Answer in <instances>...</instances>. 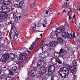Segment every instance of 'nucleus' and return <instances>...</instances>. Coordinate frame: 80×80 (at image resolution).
<instances>
[{
  "label": "nucleus",
  "mask_w": 80,
  "mask_h": 80,
  "mask_svg": "<svg viewBox=\"0 0 80 80\" xmlns=\"http://www.w3.org/2000/svg\"><path fill=\"white\" fill-rule=\"evenodd\" d=\"M52 11V9L51 8H49L48 9V12H51Z\"/></svg>",
  "instance_id": "de8ad7c7"
},
{
  "label": "nucleus",
  "mask_w": 80,
  "mask_h": 80,
  "mask_svg": "<svg viewBox=\"0 0 80 80\" xmlns=\"http://www.w3.org/2000/svg\"><path fill=\"white\" fill-rule=\"evenodd\" d=\"M41 44H42V45H43V42H41Z\"/></svg>",
  "instance_id": "680f3d73"
},
{
  "label": "nucleus",
  "mask_w": 80,
  "mask_h": 80,
  "mask_svg": "<svg viewBox=\"0 0 80 80\" xmlns=\"http://www.w3.org/2000/svg\"><path fill=\"white\" fill-rule=\"evenodd\" d=\"M33 49V46H31L29 48V50H32Z\"/></svg>",
  "instance_id": "ea45409f"
},
{
  "label": "nucleus",
  "mask_w": 80,
  "mask_h": 80,
  "mask_svg": "<svg viewBox=\"0 0 80 80\" xmlns=\"http://www.w3.org/2000/svg\"><path fill=\"white\" fill-rule=\"evenodd\" d=\"M17 67L16 66H14L12 68H11V70L12 71H15L17 69Z\"/></svg>",
  "instance_id": "412c9836"
},
{
  "label": "nucleus",
  "mask_w": 80,
  "mask_h": 80,
  "mask_svg": "<svg viewBox=\"0 0 80 80\" xmlns=\"http://www.w3.org/2000/svg\"><path fill=\"white\" fill-rule=\"evenodd\" d=\"M51 63L53 65H56L57 63V60L55 58L53 57L51 59Z\"/></svg>",
  "instance_id": "9b49d317"
},
{
  "label": "nucleus",
  "mask_w": 80,
  "mask_h": 80,
  "mask_svg": "<svg viewBox=\"0 0 80 80\" xmlns=\"http://www.w3.org/2000/svg\"><path fill=\"white\" fill-rule=\"evenodd\" d=\"M5 78V75L4 74H2L0 76V79L1 80H3V79H4Z\"/></svg>",
  "instance_id": "5701e85b"
},
{
  "label": "nucleus",
  "mask_w": 80,
  "mask_h": 80,
  "mask_svg": "<svg viewBox=\"0 0 80 80\" xmlns=\"http://www.w3.org/2000/svg\"><path fill=\"white\" fill-rule=\"evenodd\" d=\"M42 25L44 27H45V28L46 27V26L45 25V24H43Z\"/></svg>",
  "instance_id": "864d4df0"
},
{
  "label": "nucleus",
  "mask_w": 80,
  "mask_h": 80,
  "mask_svg": "<svg viewBox=\"0 0 80 80\" xmlns=\"http://www.w3.org/2000/svg\"><path fill=\"white\" fill-rule=\"evenodd\" d=\"M12 23V22L10 21L8 23V25H10Z\"/></svg>",
  "instance_id": "49530a36"
},
{
  "label": "nucleus",
  "mask_w": 80,
  "mask_h": 80,
  "mask_svg": "<svg viewBox=\"0 0 80 80\" xmlns=\"http://www.w3.org/2000/svg\"><path fill=\"white\" fill-rule=\"evenodd\" d=\"M43 67L40 64H38V68L39 69H42V68H43Z\"/></svg>",
  "instance_id": "bb28decb"
},
{
  "label": "nucleus",
  "mask_w": 80,
  "mask_h": 80,
  "mask_svg": "<svg viewBox=\"0 0 80 80\" xmlns=\"http://www.w3.org/2000/svg\"><path fill=\"white\" fill-rule=\"evenodd\" d=\"M1 2L6 5H10L9 0H1Z\"/></svg>",
  "instance_id": "f8f14e48"
},
{
  "label": "nucleus",
  "mask_w": 80,
  "mask_h": 80,
  "mask_svg": "<svg viewBox=\"0 0 80 80\" xmlns=\"http://www.w3.org/2000/svg\"><path fill=\"white\" fill-rule=\"evenodd\" d=\"M30 76L31 77H35V74L33 72V70H32L30 73Z\"/></svg>",
  "instance_id": "a211bd4d"
},
{
  "label": "nucleus",
  "mask_w": 80,
  "mask_h": 80,
  "mask_svg": "<svg viewBox=\"0 0 80 80\" xmlns=\"http://www.w3.org/2000/svg\"><path fill=\"white\" fill-rule=\"evenodd\" d=\"M58 72L60 76L62 78H67V77H68V74H69V73L67 72V73H64L63 74H62L60 72Z\"/></svg>",
  "instance_id": "9d476101"
},
{
  "label": "nucleus",
  "mask_w": 80,
  "mask_h": 80,
  "mask_svg": "<svg viewBox=\"0 0 80 80\" xmlns=\"http://www.w3.org/2000/svg\"><path fill=\"white\" fill-rule=\"evenodd\" d=\"M38 64L40 65L43 67H45V66H46V62L43 60H40L39 61L38 63Z\"/></svg>",
  "instance_id": "1a4fd4ad"
},
{
  "label": "nucleus",
  "mask_w": 80,
  "mask_h": 80,
  "mask_svg": "<svg viewBox=\"0 0 80 80\" xmlns=\"http://www.w3.org/2000/svg\"><path fill=\"white\" fill-rule=\"evenodd\" d=\"M78 11H80V8H78Z\"/></svg>",
  "instance_id": "052dcab7"
},
{
  "label": "nucleus",
  "mask_w": 80,
  "mask_h": 80,
  "mask_svg": "<svg viewBox=\"0 0 80 80\" xmlns=\"http://www.w3.org/2000/svg\"><path fill=\"white\" fill-rule=\"evenodd\" d=\"M17 64H19V65H21L22 63V62H16Z\"/></svg>",
  "instance_id": "c03bdc74"
},
{
  "label": "nucleus",
  "mask_w": 80,
  "mask_h": 80,
  "mask_svg": "<svg viewBox=\"0 0 80 80\" xmlns=\"http://www.w3.org/2000/svg\"><path fill=\"white\" fill-rule=\"evenodd\" d=\"M25 49H26V48H22L19 49V50H20V52H21V51H22V52H23V50H25Z\"/></svg>",
  "instance_id": "2f4dec72"
},
{
  "label": "nucleus",
  "mask_w": 80,
  "mask_h": 80,
  "mask_svg": "<svg viewBox=\"0 0 80 80\" xmlns=\"http://www.w3.org/2000/svg\"><path fill=\"white\" fill-rule=\"evenodd\" d=\"M28 57V54L26 53H22L21 54L20 59L21 60H25Z\"/></svg>",
  "instance_id": "6e6552de"
},
{
  "label": "nucleus",
  "mask_w": 80,
  "mask_h": 80,
  "mask_svg": "<svg viewBox=\"0 0 80 80\" xmlns=\"http://www.w3.org/2000/svg\"><path fill=\"white\" fill-rule=\"evenodd\" d=\"M26 80H31V79H30V77H28L27 78Z\"/></svg>",
  "instance_id": "37998d69"
},
{
  "label": "nucleus",
  "mask_w": 80,
  "mask_h": 80,
  "mask_svg": "<svg viewBox=\"0 0 80 80\" xmlns=\"http://www.w3.org/2000/svg\"><path fill=\"white\" fill-rule=\"evenodd\" d=\"M6 66H5L4 67H3V68H6Z\"/></svg>",
  "instance_id": "69168bd1"
},
{
  "label": "nucleus",
  "mask_w": 80,
  "mask_h": 80,
  "mask_svg": "<svg viewBox=\"0 0 80 80\" xmlns=\"http://www.w3.org/2000/svg\"><path fill=\"white\" fill-rule=\"evenodd\" d=\"M17 80H20L19 79V76H18L17 78Z\"/></svg>",
  "instance_id": "8fccbe9b"
},
{
  "label": "nucleus",
  "mask_w": 80,
  "mask_h": 80,
  "mask_svg": "<svg viewBox=\"0 0 80 80\" xmlns=\"http://www.w3.org/2000/svg\"><path fill=\"white\" fill-rule=\"evenodd\" d=\"M17 13V10H15L13 12V14H16Z\"/></svg>",
  "instance_id": "79ce46f5"
},
{
  "label": "nucleus",
  "mask_w": 80,
  "mask_h": 80,
  "mask_svg": "<svg viewBox=\"0 0 80 80\" xmlns=\"http://www.w3.org/2000/svg\"><path fill=\"white\" fill-rule=\"evenodd\" d=\"M27 51L29 53H31V52L30 51H29L28 50H27Z\"/></svg>",
  "instance_id": "5fc2aeb1"
},
{
  "label": "nucleus",
  "mask_w": 80,
  "mask_h": 80,
  "mask_svg": "<svg viewBox=\"0 0 80 80\" xmlns=\"http://www.w3.org/2000/svg\"><path fill=\"white\" fill-rule=\"evenodd\" d=\"M62 8H66V6H65V4L64 3L62 7Z\"/></svg>",
  "instance_id": "e433bc0d"
},
{
  "label": "nucleus",
  "mask_w": 80,
  "mask_h": 80,
  "mask_svg": "<svg viewBox=\"0 0 80 80\" xmlns=\"http://www.w3.org/2000/svg\"><path fill=\"white\" fill-rule=\"evenodd\" d=\"M7 8V6H3L1 7V11L2 12H5V10Z\"/></svg>",
  "instance_id": "f3484780"
},
{
  "label": "nucleus",
  "mask_w": 80,
  "mask_h": 80,
  "mask_svg": "<svg viewBox=\"0 0 80 80\" xmlns=\"http://www.w3.org/2000/svg\"><path fill=\"white\" fill-rule=\"evenodd\" d=\"M8 14L6 12H3L0 11V21L1 22L3 20V18H8Z\"/></svg>",
  "instance_id": "0eeeda50"
},
{
  "label": "nucleus",
  "mask_w": 80,
  "mask_h": 80,
  "mask_svg": "<svg viewBox=\"0 0 80 80\" xmlns=\"http://www.w3.org/2000/svg\"><path fill=\"white\" fill-rule=\"evenodd\" d=\"M44 24H45V25H47V21L45 20H44Z\"/></svg>",
  "instance_id": "a19ab883"
},
{
  "label": "nucleus",
  "mask_w": 80,
  "mask_h": 80,
  "mask_svg": "<svg viewBox=\"0 0 80 80\" xmlns=\"http://www.w3.org/2000/svg\"><path fill=\"white\" fill-rule=\"evenodd\" d=\"M9 71L10 75H14V73H13V72L10 71V70H9Z\"/></svg>",
  "instance_id": "cd10ccee"
},
{
  "label": "nucleus",
  "mask_w": 80,
  "mask_h": 80,
  "mask_svg": "<svg viewBox=\"0 0 80 80\" xmlns=\"http://www.w3.org/2000/svg\"><path fill=\"white\" fill-rule=\"evenodd\" d=\"M42 53L44 54V57L45 58H47V57H48L50 55V53L48 52L44 51Z\"/></svg>",
  "instance_id": "4468645a"
},
{
  "label": "nucleus",
  "mask_w": 80,
  "mask_h": 80,
  "mask_svg": "<svg viewBox=\"0 0 80 80\" xmlns=\"http://www.w3.org/2000/svg\"><path fill=\"white\" fill-rule=\"evenodd\" d=\"M22 0H19V8L21 9L22 8V7H23V4L24 3V2L22 1Z\"/></svg>",
  "instance_id": "ddd939ff"
},
{
  "label": "nucleus",
  "mask_w": 80,
  "mask_h": 80,
  "mask_svg": "<svg viewBox=\"0 0 80 80\" xmlns=\"http://www.w3.org/2000/svg\"><path fill=\"white\" fill-rule=\"evenodd\" d=\"M55 67L53 65H50L49 66V68L48 69V74L49 76L52 75L55 71Z\"/></svg>",
  "instance_id": "423d86ee"
},
{
  "label": "nucleus",
  "mask_w": 80,
  "mask_h": 80,
  "mask_svg": "<svg viewBox=\"0 0 80 80\" xmlns=\"http://www.w3.org/2000/svg\"><path fill=\"white\" fill-rule=\"evenodd\" d=\"M58 43H60L62 46H63V45L64 44V42L62 38H57V41H53L51 42L50 44L51 47H56Z\"/></svg>",
  "instance_id": "20e7f679"
},
{
  "label": "nucleus",
  "mask_w": 80,
  "mask_h": 80,
  "mask_svg": "<svg viewBox=\"0 0 80 80\" xmlns=\"http://www.w3.org/2000/svg\"><path fill=\"white\" fill-rule=\"evenodd\" d=\"M18 35H19V33L18 31H16L14 33V39L17 40V39L18 38Z\"/></svg>",
  "instance_id": "dca6fc26"
},
{
  "label": "nucleus",
  "mask_w": 80,
  "mask_h": 80,
  "mask_svg": "<svg viewBox=\"0 0 80 80\" xmlns=\"http://www.w3.org/2000/svg\"><path fill=\"white\" fill-rule=\"evenodd\" d=\"M67 52V51L61 48L60 49L59 52H56L54 53V56H55V54H56V57L57 58L58 57H64Z\"/></svg>",
  "instance_id": "39448f33"
},
{
  "label": "nucleus",
  "mask_w": 80,
  "mask_h": 80,
  "mask_svg": "<svg viewBox=\"0 0 80 80\" xmlns=\"http://www.w3.org/2000/svg\"><path fill=\"white\" fill-rule=\"evenodd\" d=\"M76 34H77V36H78V32H76Z\"/></svg>",
  "instance_id": "338daca9"
},
{
  "label": "nucleus",
  "mask_w": 80,
  "mask_h": 80,
  "mask_svg": "<svg viewBox=\"0 0 80 80\" xmlns=\"http://www.w3.org/2000/svg\"><path fill=\"white\" fill-rule=\"evenodd\" d=\"M41 48L42 50H43V48L42 47Z\"/></svg>",
  "instance_id": "e2e57ef3"
},
{
  "label": "nucleus",
  "mask_w": 80,
  "mask_h": 80,
  "mask_svg": "<svg viewBox=\"0 0 80 80\" xmlns=\"http://www.w3.org/2000/svg\"><path fill=\"white\" fill-rule=\"evenodd\" d=\"M16 28L15 26H13V25H11V28L10 30V31H12V30H13V31H15V30L16 29Z\"/></svg>",
  "instance_id": "b1692460"
},
{
  "label": "nucleus",
  "mask_w": 80,
  "mask_h": 80,
  "mask_svg": "<svg viewBox=\"0 0 80 80\" xmlns=\"http://www.w3.org/2000/svg\"><path fill=\"white\" fill-rule=\"evenodd\" d=\"M18 2H19V0H16Z\"/></svg>",
  "instance_id": "774afa93"
},
{
  "label": "nucleus",
  "mask_w": 80,
  "mask_h": 80,
  "mask_svg": "<svg viewBox=\"0 0 80 80\" xmlns=\"http://www.w3.org/2000/svg\"><path fill=\"white\" fill-rule=\"evenodd\" d=\"M24 15L25 17H28V14L26 13L24 14Z\"/></svg>",
  "instance_id": "4c0bfd02"
},
{
  "label": "nucleus",
  "mask_w": 80,
  "mask_h": 80,
  "mask_svg": "<svg viewBox=\"0 0 80 80\" xmlns=\"http://www.w3.org/2000/svg\"><path fill=\"white\" fill-rule=\"evenodd\" d=\"M13 16L14 18L17 17V14H13Z\"/></svg>",
  "instance_id": "c9c22d12"
},
{
  "label": "nucleus",
  "mask_w": 80,
  "mask_h": 80,
  "mask_svg": "<svg viewBox=\"0 0 80 80\" xmlns=\"http://www.w3.org/2000/svg\"><path fill=\"white\" fill-rule=\"evenodd\" d=\"M34 26L32 28V29L33 30H35L36 29V25L34 24Z\"/></svg>",
  "instance_id": "f704fd0d"
},
{
  "label": "nucleus",
  "mask_w": 80,
  "mask_h": 80,
  "mask_svg": "<svg viewBox=\"0 0 80 80\" xmlns=\"http://www.w3.org/2000/svg\"><path fill=\"white\" fill-rule=\"evenodd\" d=\"M40 36H41V37H42V34H41Z\"/></svg>",
  "instance_id": "0e129e2a"
},
{
  "label": "nucleus",
  "mask_w": 80,
  "mask_h": 80,
  "mask_svg": "<svg viewBox=\"0 0 80 80\" xmlns=\"http://www.w3.org/2000/svg\"><path fill=\"white\" fill-rule=\"evenodd\" d=\"M10 9L8 7H7L4 12H5V13H9L10 12Z\"/></svg>",
  "instance_id": "aec40b11"
},
{
  "label": "nucleus",
  "mask_w": 80,
  "mask_h": 80,
  "mask_svg": "<svg viewBox=\"0 0 80 80\" xmlns=\"http://www.w3.org/2000/svg\"><path fill=\"white\" fill-rule=\"evenodd\" d=\"M14 6L15 7H18L19 8V6H18V4H16L14 5Z\"/></svg>",
  "instance_id": "473e14b6"
},
{
  "label": "nucleus",
  "mask_w": 80,
  "mask_h": 80,
  "mask_svg": "<svg viewBox=\"0 0 80 80\" xmlns=\"http://www.w3.org/2000/svg\"><path fill=\"white\" fill-rule=\"evenodd\" d=\"M57 63H58L59 65H61L62 63V61L61 60H59V61H57Z\"/></svg>",
  "instance_id": "c756f323"
},
{
  "label": "nucleus",
  "mask_w": 80,
  "mask_h": 80,
  "mask_svg": "<svg viewBox=\"0 0 80 80\" xmlns=\"http://www.w3.org/2000/svg\"><path fill=\"white\" fill-rule=\"evenodd\" d=\"M63 12H64V13H66V11H65V10H64L63 11Z\"/></svg>",
  "instance_id": "13d9d810"
},
{
  "label": "nucleus",
  "mask_w": 80,
  "mask_h": 80,
  "mask_svg": "<svg viewBox=\"0 0 80 80\" xmlns=\"http://www.w3.org/2000/svg\"><path fill=\"white\" fill-rule=\"evenodd\" d=\"M40 39V38H37L36 39L35 41L33 43V45H35L37 42H39V39Z\"/></svg>",
  "instance_id": "4be33fe9"
},
{
  "label": "nucleus",
  "mask_w": 80,
  "mask_h": 80,
  "mask_svg": "<svg viewBox=\"0 0 80 80\" xmlns=\"http://www.w3.org/2000/svg\"><path fill=\"white\" fill-rule=\"evenodd\" d=\"M75 17V14H74L73 16V19H74Z\"/></svg>",
  "instance_id": "6e6d98bb"
},
{
  "label": "nucleus",
  "mask_w": 80,
  "mask_h": 80,
  "mask_svg": "<svg viewBox=\"0 0 80 80\" xmlns=\"http://www.w3.org/2000/svg\"><path fill=\"white\" fill-rule=\"evenodd\" d=\"M65 6H66V8L68 7V3L66 2V3H65Z\"/></svg>",
  "instance_id": "72a5a7b5"
},
{
  "label": "nucleus",
  "mask_w": 80,
  "mask_h": 80,
  "mask_svg": "<svg viewBox=\"0 0 80 80\" xmlns=\"http://www.w3.org/2000/svg\"><path fill=\"white\" fill-rule=\"evenodd\" d=\"M46 72H47L46 70L43 69L40 71L39 73L40 75H44L46 73Z\"/></svg>",
  "instance_id": "2eb2a0df"
},
{
  "label": "nucleus",
  "mask_w": 80,
  "mask_h": 80,
  "mask_svg": "<svg viewBox=\"0 0 80 80\" xmlns=\"http://www.w3.org/2000/svg\"><path fill=\"white\" fill-rule=\"evenodd\" d=\"M76 19L75 18H74L73 19V18H72L73 20H74V21H75Z\"/></svg>",
  "instance_id": "4d7b16f0"
},
{
  "label": "nucleus",
  "mask_w": 80,
  "mask_h": 80,
  "mask_svg": "<svg viewBox=\"0 0 80 80\" xmlns=\"http://www.w3.org/2000/svg\"><path fill=\"white\" fill-rule=\"evenodd\" d=\"M73 66H76L77 65V64L76 62H73Z\"/></svg>",
  "instance_id": "a18cd8bd"
},
{
  "label": "nucleus",
  "mask_w": 80,
  "mask_h": 80,
  "mask_svg": "<svg viewBox=\"0 0 80 80\" xmlns=\"http://www.w3.org/2000/svg\"><path fill=\"white\" fill-rule=\"evenodd\" d=\"M14 57L15 54L11 53V54L9 55V53H7L2 56L1 60L2 62H5L8 59L12 60Z\"/></svg>",
  "instance_id": "7ed1b4c3"
},
{
  "label": "nucleus",
  "mask_w": 80,
  "mask_h": 80,
  "mask_svg": "<svg viewBox=\"0 0 80 80\" xmlns=\"http://www.w3.org/2000/svg\"><path fill=\"white\" fill-rule=\"evenodd\" d=\"M48 10H47L46 11V14L47 15V14H48Z\"/></svg>",
  "instance_id": "09e8293b"
},
{
  "label": "nucleus",
  "mask_w": 80,
  "mask_h": 80,
  "mask_svg": "<svg viewBox=\"0 0 80 80\" xmlns=\"http://www.w3.org/2000/svg\"><path fill=\"white\" fill-rule=\"evenodd\" d=\"M71 19H72V17H71L70 16H69V20H71Z\"/></svg>",
  "instance_id": "3c124183"
},
{
  "label": "nucleus",
  "mask_w": 80,
  "mask_h": 80,
  "mask_svg": "<svg viewBox=\"0 0 80 80\" xmlns=\"http://www.w3.org/2000/svg\"><path fill=\"white\" fill-rule=\"evenodd\" d=\"M11 35H12V32H10L9 33V36H8V37L9 38H10V40H13L14 39H15V38H14V36L13 37H12L11 38Z\"/></svg>",
  "instance_id": "6ab92c4d"
},
{
  "label": "nucleus",
  "mask_w": 80,
  "mask_h": 80,
  "mask_svg": "<svg viewBox=\"0 0 80 80\" xmlns=\"http://www.w3.org/2000/svg\"><path fill=\"white\" fill-rule=\"evenodd\" d=\"M37 67H34L33 68V71L34 72H36V71L37 70Z\"/></svg>",
  "instance_id": "7c9ffc66"
},
{
  "label": "nucleus",
  "mask_w": 80,
  "mask_h": 80,
  "mask_svg": "<svg viewBox=\"0 0 80 80\" xmlns=\"http://www.w3.org/2000/svg\"><path fill=\"white\" fill-rule=\"evenodd\" d=\"M12 80V77L10 76H8V77L6 78L5 79V80Z\"/></svg>",
  "instance_id": "a878e982"
},
{
  "label": "nucleus",
  "mask_w": 80,
  "mask_h": 80,
  "mask_svg": "<svg viewBox=\"0 0 80 80\" xmlns=\"http://www.w3.org/2000/svg\"><path fill=\"white\" fill-rule=\"evenodd\" d=\"M67 66L68 67V68L67 67H62L60 68L58 72H67V73H70V72L69 71V69L72 74L73 75H75V74H76V72H74V69H73L72 67L68 64Z\"/></svg>",
  "instance_id": "f03ea898"
},
{
  "label": "nucleus",
  "mask_w": 80,
  "mask_h": 80,
  "mask_svg": "<svg viewBox=\"0 0 80 80\" xmlns=\"http://www.w3.org/2000/svg\"><path fill=\"white\" fill-rule=\"evenodd\" d=\"M65 29L63 27H60L59 28H58V30H56L55 32V34L56 37H58V34L62 33V37H65V38H68L71 37L72 38H75L76 36L75 35V33L73 32V36L72 34H69L68 32H65Z\"/></svg>",
  "instance_id": "f257e3e1"
},
{
  "label": "nucleus",
  "mask_w": 80,
  "mask_h": 80,
  "mask_svg": "<svg viewBox=\"0 0 80 80\" xmlns=\"http://www.w3.org/2000/svg\"><path fill=\"white\" fill-rule=\"evenodd\" d=\"M1 73H2V70L0 69V75H1Z\"/></svg>",
  "instance_id": "bf43d9fd"
},
{
  "label": "nucleus",
  "mask_w": 80,
  "mask_h": 80,
  "mask_svg": "<svg viewBox=\"0 0 80 80\" xmlns=\"http://www.w3.org/2000/svg\"><path fill=\"white\" fill-rule=\"evenodd\" d=\"M69 11H68V16H70L72 14V11L71 10V9H69Z\"/></svg>",
  "instance_id": "393cba45"
},
{
  "label": "nucleus",
  "mask_w": 80,
  "mask_h": 80,
  "mask_svg": "<svg viewBox=\"0 0 80 80\" xmlns=\"http://www.w3.org/2000/svg\"><path fill=\"white\" fill-rule=\"evenodd\" d=\"M14 22H17L18 20V18H14Z\"/></svg>",
  "instance_id": "c85d7f7f"
},
{
  "label": "nucleus",
  "mask_w": 80,
  "mask_h": 80,
  "mask_svg": "<svg viewBox=\"0 0 80 80\" xmlns=\"http://www.w3.org/2000/svg\"><path fill=\"white\" fill-rule=\"evenodd\" d=\"M43 55V54L42 53H41L39 54V56L40 57H42V58H43L44 57H42V56Z\"/></svg>",
  "instance_id": "58836bf2"
},
{
  "label": "nucleus",
  "mask_w": 80,
  "mask_h": 80,
  "mask_svg": "<svg viewBox=\"0 0 80 80\" xmlns=\"http://www.w3.org/2000/svg\"><path fill=\"white\" fill-rule=\"evenodd\" d=\"M32 7H35V4H32Z\"/></svg>",
  "instance_id": "603ef678"
}]
</instances>
